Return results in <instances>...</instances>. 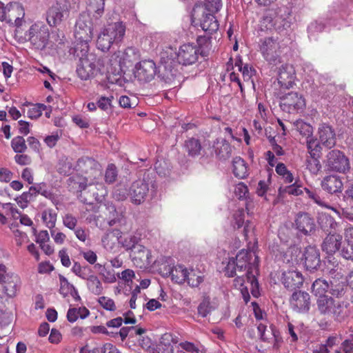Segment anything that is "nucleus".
I'll use <instances>...</instances> for the list:
<instances>
[{"label": "nucleus", "instance_id": "nucleus-50", "mask_svg": "<svg viewBox=\"0 0 353 353\" xmlns=\"http://www.w3.org/2000/svg\"><path fill=\"white\" fill-rule=\"evenodd\" d=\"M307 148L310 157L319 155L321 148L316 140L314 139L312 137L307 138Z\"/></svg>", "mask_w": 353, "mask_h": 353}, {"label": "nucleus", "instance_id": "nucleus-41", "mask_svg": "<svg viewBox=\"0 0 353 353\" xmlns=\"http://www.w3.org/2000/svg\"><path fill=\"white\" fill-rule=\"evenodd\" d=\"M185 148L188 154L192 157L197 156L201 150L200 141L194 138H191L185 141Z\"/></svg>", "mask_w": 353, "mask_h": 353}, {"label": "nucleus", "instance_id": "nucleus-35", "mask_svg": "<svg viewBox=\"0 0 353 353\" xmlns=\"http://www.w3.org/2000/svg\"><path fill=\"white\" fill-rule=\"evenodd\" d=\"M65 41V37L63 32L59 30L52 31L50 36V43L48 47L59 49L62 48Z\"/></svg>", "mask_w": 353, "mask_h": 353}, {"label": "nucleus", "instance_id": "nucleus-2", "mask_svg": "<svg viewBox=\"0 0 353 353\" xmlns=\"http://www.w3.org/2000/svg\"><path fill=\"white\" fill-rule=\"evenodd\" d=\"M234 261L237 266V272L243 273L246 269V280L251 285V293L254 297L259 294V283L253 270H257L259 265V256L256 252L251 250H241L236 256Z\"/></svg>", "mask_w": 353, "mask_h": 353}, {"label": "nucleus", "instance_id": "nucleus-42", "mask_svg": "<svg viewBox=\"0 0 353 353\" xmlns=\"http://www.w3.org/2000/svg\"><path fill=\"white\" fill-rule=\"evenodd\" d=\"M88 6L97 18L101 17L104 12L105 0H88Z\"/></svg>", "mask_w": 353, "mask_h": 353}, {"label": "nucleus", "instance_id": "nucleus-25", "mask_svg": "<svg viewBox=\"0 0 353 353\" xmlns=\"http://www.w3.org/2000/svg\"><path fill=\"white\" fill-rule=\"evenodd\" d=\"M168 276L172 282L179 285L184 284L188 276V268L182 264L174 265L170 268Z\"/></svg>", "mask_w": 353, "mask_h": 353}, {"label": "nucleus", "instance_id": "nucleus-6", "mask_svg": "<svg viewBox=\"0 0 353 353\" xmlns=\"http://www.w3.org/2000/svg\"><path fill=\"white\" fill-rule=\"evenodd\" d=\"M125 26L122 22L108 25L99 35L97 46L103 52L108 51L115 42H119L125 35Z\"/></svg>", "mask_w": 353, "mask_h": 353}, {"label": "nucleus", "instance_id": "nucleus-34", "mask_svg": "<svg viewBox=\"0 0 353 353\" xmlns=\"http://www.w3.org/2000/svg\"><path fill=\"white\" fill-rule=\"evenodd\" d=\"M330 289V283L322 278L316 279L312 285V292L318 298L323 296H327L325 293Z\"/></svg>", "mask_w": 353, "mask_h": 353}, {"label": "nucleus", "instance_id": "nucleus-40", "mask_svg": "<svg viewBox=\"0 0 353 353\" xmlns=\"http://www.w3.org/2000/svg\"><path fill=\"white\" fill-rule=\"evenodd\" d=\"M346 285H345V283L341 282H337L336 281L334 280L330 281V293L336 298H341L343 297L345 292H346Z\"/></svg>", "mask_w": 353, "mask_h": 353}, {"label": "nucleus", "instance_id": "nucleus-61", "mask_svg": "<svg viewBox=\"0 0 353 353\" xmlns=\"http://www.w3.org/2000/svg\"><path fill=\"white\" fill-rule=\"evenodd\" d=\"M15 162L20 165H27L32 163L31 157L26 154L20 153L14 157Z\"/></svg>", "mask_w": 353, "mask_h": 353}, {"label": "nucleus", "instance_id": "nucleus-62", "mask_svg": "<svg viewBox=\"0 0 353 353\" xmlns=\"http://www.w3.org/2000/svg\"><path fill=\"white\" fill-rule=\"evenodd\" d=\"M80 254L90 264H94L97 260V254L92 250L81 251Z\"/></svg>", "mask_w": 353, "mask_h": 353}, {"label": "nucleus", "instance_id": "nucleus-5", "mask_svg": "<svg viewBox=\"0 0 353 353\" xmlns=\"http://www.w3.org/2000/svg\"><path fill=\"white\" fill-rule=\"evenodd\" d=\"M50 32L48 27L42 21L32 23L25 34V40L30 42L32 48L43 50L50 43Z\"/></svg>", "mask_w": 353, "mask_h": 353}, {"label": "nucleus", "instance_id": "nucleus-11", "mask_svg": "<svg viewBox=\"0 0 353 353\" xmlns=\"http://www.w3.org/2000/svg\"><path fill=\"white\" fill-rule=\"evenodd\" d=\"M70 3L68 0H56L46 13V21L50 26L59 25L69 14Z\"/></svg>", "mask_w": 353, "mask_h": 353}, {"label": "nucleus", "instance_id": "nucleus-44", "mask_svg": "<svg viewBox=\"0 0 353 353\" xmlns=\"http://www.w3.org/2000/svg\"><path fill=\"white\" fill-rule=\"evenodd\" d=\"M11 147L16 153H23L27 150L26 141L21 136L15 137L12 139Z\"/></svg>", "mask_w": 353, "mask_h": 353}, {"label": "nucleus", "instance_id": "nucleus-31", "mask_svg": "<svg viewBox=\"0 0 353 353\" xmlns=\"http://www.w3.org/2000/svg\"><path fill=\"white\" fill-rule=\"evenodd\" d=\"M59 279L60 282V294H62L63 297L71 295L76 301L79 300L80 296L74 285L70 283L68 279L62 275H60Z\"/></svg>", "mask_w": 353, "mask_h": 353}, {"label": "nucleus", "instance_id": "nucleus-19", "mask_svg": "<svg viewBox=\"0 0 353 353\" xmlns=\"http://www.w3.org/2000/svg\"><path fill=\"white\" fill-rule=\"evenodd\" d=\"M25 12L23 6L18 3H10L8 4V10L6 15V21L8 23H14L17 28L22 25Z\"/></svg>", "mask_w": 353, "mask_h": 353}, {"label": "nucleus", "instance_id": "nucleus-46", "mask_svg": "<svg viewBox=\"0 0 353 353\" xmlns=\"http://www.w3.org/2000/svg\"><path fill=\"white\" fill-rule=\"evenodd\" d=\"M150 256V252L147 251L143 254H138L137 256H132V261L137 266L141 268L143 265H148L151 263Z\"/></svg>", "mask_w": 353, "mask_h": 353}, {"label": "nucleus", "instance_id": "nucleus-27", "mask_svg": "<svg viewBox=\"0 0 353 353\" xmlns=\"http://www.w3.org/2000/svg\"><path fill=\"white\" fill-rule=\"evenodd\" d=\"M202 30L209 34L216 32L219 27L216 18L209 12H203V17L200 22Z\"/></svg>", "mask_w": 353, "mask_h": 353}, {"label": "nucleus", "instance_id": "nucleus-47", "mask_svg": "<svg viewBox=\"0 0 353 353\" xmlns=\"http://www.w3.org/2000/svg\"><path fill=\"white\" fill-rule=\"evenodd\" d=\"M48 106L44 104L37 103L30 108L27 112L28 117L31 119H38L42 114V111L47 110Z\"/></svg>", "mask_w": 353, "mask_h": 353}, {"label": "nucleus", "instance_id": "nucleus-16", "mask_svg": "<svg viewBox=\"0 0 353 353\" xmlns=\"http://www.w3.org/2000/svg\"><path fill=\"white\" fill-rule=\"evenodd\" d=\"M296 79L294 67L288 63L283 64L278 70V83L281 88L290 89L294 85Z\"/></svg>", "mask_w": 353, "mask_h": 353}, {"label": "nucleus", "instance_id": "nucleus-49", "mask_svg": "<svg viewBox=\"0 0 353 353\" xmlns=\"http://www.w3.org/2000/svg\"><path fill=\"white\" fill-rule=\"evenodd\" d=\"M294 125L301 134L310 137L312 133V126L301 120H298L294 122Z\"/></svg>", "mask_w": 353, "mask_h": 353}, {"label": "nucleus", "instance_id": "nucleus-12", "mask_svg": "<svg viewBox=\"0 0 353 353\" xmlns=\"http://www.w3.org/2000/svg\"><path fill=\"white\" fill-rule=\"evenodd\" d=\"M326 165L332 171L345 172L350 169L348 159L338 150H333L327 154Z\"/></svg>", "mask_w": 353, "mask_h": 353}, {"label": "nucleus", "instance_id": "nucleus-21", "mask_svg": "<svg viewBox=\"0 0 353 353\" xmlns=\"http://www.w3.org/2000/svg\"><path fill=\"white\" fill-rule=\"evenodd\" d=\"M319 141L321 144L327 148H332L336 144V134L334 130L326 123H322L319 128Z\"/></svg>", "mask_w": 353, "mask_h": 353}, {"label": "nucleus", "instance_id": "nucleus-37", "mask_svg": "<svg viewBox=\"0 0 353 353\" xmlns=\"http://www.w3.org/2000/svg\"><path fill=\"white\" fill-rule=\"evenodd\" d=\"M185 283L192 288H196L203 281L201 273L192 268H188V276Z\"/></svg>", "mask_w": 353, "mask_h": 353}, {"label": "nucleus", "instance_id": "nucleus-36", "mask_svg": "<svg viewBox=\"0 0 353 353\" xmlns=\"http://www.w3.org/2000/svg\"><path fill=\"white\" fill-rule=\"evenodd\" d=\"M3 209L7 215H10L15 221H30L27 215L21 214L17 207L10 203L3 205Z\"/></svg>", "mask_w": 353, "mask_h": 353}, {"label": "nucleus", "instance_id": "nucleus-32", "mask_svg": "<svg viewBox=\"0 0 353 353\" xmlns=\"http://www.w3.org/2000/svg\"><path fill=\"white\" fill-rule=\"evenodd\" d=\"M39 194V190L34 186H31L28 192H23L21 196L16 199L17 204L22 208H26L28 203L36 199Z\"/></svg>", "mask_w": 353, "mask_h": 353}, {"label": "nucleus", "instance_id": "nucleus-59", "mask_svg": "<svg viewBox=\"0 0 353 353\" xmlns=\"http://www.w3.org/2000/svg\"><path fill=\"white\" fill-rule=\"evenodd\" d=\"M57 216V209H46L43 211L41 214L42 221H56Z\"/></svg>", "mask_w": 353, "mask_h": 353}, {"label": "nucleus", "instance_id": "nucleus-1", "mask_svg": "<svg viewBox=\"0 0 353 353\" xmlns=\"http://www.w3.org/2000/svg\"><path fill=\"white\" fill-rule=\"evenodd\" d=\"M100 181H84L79 175H76L68 179V185L71 190L79 192L78 197L82 203L93 209L94 202H102L108 194L106 187Z\"/></svg>", "mask_w": 353, "mask_h": 353}, {"label": "nucleus", "instance_id": "nucleus-55", "mask_svg": "<svg viewBox=\"0 0 353 353\" xmlns=\"http://www.w3.org/2000/svg\"><path fill=\"white\" fill-rule=\"evenodd\" d=\"M139 345L148 353H152L153 345L152 340L148 336H141L138 340Z\"/></svg>", "mask_w": 353, "mask_h": 353}, {"label": "nucleus", "instance_id": "nucleus-57", "mask_svg": "<svg viewBox=\"0 0 353 353\" xmlns=\"http://www.w3.org/2000/svg\"><path fill=\"white\" fill-rule=\"evenodd\" d=\"M179 347L189 353H205L202 350L198 348L194 343L184 341L179 343Z\"/></svg>", "mask_w": 353, "mask_h": 353}, {"label": "nucleus", "instance_id": "nucleus-30", "mask_svg": "<svg viewBox=\"0 0 353 353\" xmlns=\"http://www.w3.org/2000/svg\"><path fill=\"white\" fill-rule=\"evenodd\" d=\"M261 339L264 341H270L274 340V341H278L279 332L274 326L271 325L269 328L267 325L261 323L257 326Z\"/></svg>", "mask_w": 353, "mask_h": 353}, {"label": "nucleus", "instance_id": "nucleus-54", "mask_svg": "<svg viewBox=\"0 0 353 353\" xmlns=\"http://www.w3.org/2000/svg\"><path fill=\"white\" fill-rule=\"evenodd\" d=\"M234 194L239 199H246L249 194L247 185L243 182L239 183L234 188Z\"/></svg>", "mask_w": 353, "mask_h": 353}, {"label": "nucleus", "instance_id": "nucleus-53", "mask_svg": "<svg viewBox=\"0 0 353 353\" xmlns=\"http://www.w3.org/2000/svg\"><path fill=\"white\" fill-rule=\"evenodd\" d=\"M325 26L322 21H315L312 22L307 27V31L310 36H314L315 34L323 31Z\"/></svg>", "mask_w": 353, "mask_h": 353}, {"label": "nucleus", "instance_id": "nucleus-39", "mask_svg": "<svg viewBox=\"0 0 353 353\" xmlns=\"http://www.w3.org/2000/svg\"><path fill=\"white\" fill-rule=\"evenodd\" d=\"M141 240V234L137 233L134 235L129 234L125 237H121L119 240L122 246L126 250H132Z\"/></svg>", "mask_w": 353, "mask_h": 353}, {"label": "nucleus", "instance_id": "nucleus-13", "mask_svg": "<svg viewBox=\"0 0 353 353\" xmlns=\"http://www.w3.org/2000/svg\"><path fill=\"white\" fill-rule=\"evenodd\" d=\"M156 73L157 66L152 60H142L135 66L134 76L140 81H151L154 78Z\"/></svg>", "mask_w": 353, "mask_h": 353}, {"label": "nucleus", "instance_id": "nucleus-18", "mask_svg": "<svg viewBox=\"0 0 353 353\" xmlns=\"http://www.w3.org/2000/svg\"><path fill=\"white\" fill-rule=\"evenodd\" d=\"M292 307L298 312H307L310 307V296L303 291L294 292L290 299Z\"/></svg>", "mask_w": 353, "mask_h": 353}, {"label": "nucleus", "instance_id": "nucleus-7", "mask_svg": "<svg viewBox=\"0 0 353 353\" xmlns=\"http://www.w3.org/2000/svg\"><path fill=\"white\" fill-rule=\"evenodd\" d=\"M259 51L269 65L275 66L281 63V45L276 38L267 37L261 39L259 41Z\"/></svg>", "mask_w": 353, "mask_h": 353}, {"label": "nucleus", "instance_id": "nucleus-48", "mask_svg": "<svg viewBox=\"0 0 353 353\" xmlns=\"http://www.w3.org/2000/svg\"><path fill=\"white\" fill-rule=\"evenodd\" d=\"M72 163L71 161L67 158H62L59 162L58 171L60 174L69 175L72 172Z\"/></svg>", "mask_w": 353, "mask_h": 353}, {"label": "nucleus", "instance_id": "nucleus-24", "mask_svg": "<svg viewBox=\"0 0 353 353\" xmlns=\"http://www.w3.org/2000/svg\"><path fill=\"white\" fill-rule=\"evenodd\" d=\"M170 333H165L160 338L159 343L152 349V353H173V345L176 343Z\"/></svg>", "mask_w": 353, "mask_h": 353}, {"label": "nucleus", "instance_id": "nucleus-33", "mask_svg": "<svg viewBox=\"0 0 353 353\" xmlns=\"http://www.w3.org/2000/svg\"><path fill=\"white\" fill-rule=\"evenodd\" d=\"M297 235H310L315 231L316 225L314 222H289Z\"/></svg>", "mask_w": 353, "mask_h": 353}, {"label": "nucleus", "instance_id": "nucleus-3", "mask_svg": "<svg viewBox=\"0 0 353 353\" xmlns=\"http://www.w3.org/2000/svg\"><path fill=\"white\" fill-rule=\"evenodd\" d=\"M92 38V28L90 21L85 15H81L75 26V44L73 54L79 59L86 58L90 54L89 42Z\"/></svg>", "mask_w": 353, "mask_h": 353}, {"label": "nucleus", "instance_id": "nucleus-38", "mask_svg": "<svg viewBox=\"0 0 353 353\" xmlns=\"http://www.w3.org/2000/svg\"><path fill=\"white\" fill-rule=\"evenodd\" d=\"M87 286L88 290L95 295H99L103 292V286L99 278L92 274L87 277Z\"/></svg>", "mask_w": 353, "mask_h": 353}, {"label": "nucleus", "instance_id": "nucleus-29", "mask_svg": "<svg viewBox=\"0 0 353 353\" xmlns=\"http://www.w3.org/2000/svg\"><path fill=\"white\" fill-rule=\"evenodd\" d=\"M232 172L239 179H245L248 174V166L245 161L240 157H234L232 161Z\"/></svg>", "mask_w": 353, "mask_h": 353}, {"label": "nucleus", "instance_id": "nucleus-17", "mask_svg": "<svg viewBox=\"0 0 353 353\" xmlns=\"http://www.w3.org/2000/svg\"><path fill=\"white\" fill-rule=\"evenodd\" d=\"M149 192V185L144 180L139 179L132 183L130 189L132 202L134 204L143 203Z\"/></svg>", "mask_w": 353, "mask_h": 353}, {"label": "nucleus", "instance_id": "nucleus-15", "mask_svg": "<svg viewBox=\"0 0 353 353\" xmlns=\"http://www.w3.org/2000/svg\"><path fill=\"white\" fill-rule=\"evenodd\" d=\"M305 100L302 95H299L297 92H290L281 99V108L288 113L303 110L305 107Z\"/></svg>", "mask_w": 353, "mask_h": 353}, {"label": "nucleus", "instance_id": "nucleus-28", "mask_svg": "<svg viewBox=\"0 0 353 353\" xmlns=\"http://www.w3.org/2000/svg\"><path fill=\"white\" fill-rule=\"evenodd\" d=\"M3 290L5 293L10 297L14 296L21 285V280L18 275L11 274L7 280L3 283Z\"/></svg>", "mask_w": 353, "mask_h": 353}, {"label": "nucleus", "instance_id": "nucleus-14", "mask_svg": "<svg viewBox=\"0 0 353 353\" xmlns=\"http://www.w3.org/2000/svg\"><path fill=\"white\" fill-rule=\"evenodd\" d=\"M201 54L200 48L192 43L182 45L178 51L177 59L180 63L187 65L196 62Z\"/></svg>", "mask_w": 353, "mask_h": 353}, {"label": "nucleus", "instance_id": "nucleus-20", "mask_svg": "<svg viewBox=\"0 0 353 353\" xmlns=\"http://www.w3.org/2000/svg\"><path fill=\"white\" fill-rule=\"evenodd\" d=\"M303 277L301 272L296 270H288L282 274V283L289 290L299 288L303 283Z\"/></svg>", "mask_w": 353, "mask_h": 353}, {"label": "nucleus", "instance_id": "nucleus-58", "mask_svg": "<svg viewBox=\"0 0 353 353\" xmlns=\"http://www.w3.org/2000/svg\"><path fill=\"white\" fill-rule=\"evenodd\" d=\"M237 272V266L234 261V259L232 258L230 259L226 267L225 268V274L228 277H232L236 275H238Z\"/></svg>", "mask_w": 353, "mask_h": 353}, {"label": "nucleus", "instance_id": "nucleus-43", "mask_svg": "<svg viewBox=\"0 0 353 353\" xmlns=\"http://www.w3.org/2000/svg\"><path fill=\"white\" fill-rule=\"evenodd\" d=\"M319 158V155H315L306 159V168L313 174H317L321 169Z\"/></svg>", "mask_w": 353, "mask_h": 353}, {"label": "nucleus", "instance_id": "nucleus-9", "mask_svg": "<svg viewBox=\"0 0 353 353\" xmlns=\"http://www.w3.org/2000/svg\"><path fill=\"white\" fill-rule=\"evenodd\" d=\"M321 223V227L325 233H327L321 245L322 250L329 255H332L339 250L343 237L333 231L337 225L336 222Z\"/></svg>", "mask_w": 353, "mask_h": 353}, {"label": "nucleus", "instance_id": "nucleus-45", "mask_svg": "<svg viewBox=\"0 0 353 353\" xmlns=\"http://www.w3.org/2000/svg\"><path fill=\"white\" fill-rule=\"evenodd\" d=\"M118 176V171L116 165L113 163L108 164L104 175L105 181L107 183H114Z\"/></svg>", "mask_w": 353, "mask_h": 353}, {"label": "nucleus", "instance_id": "nucleus-22", "mask_svg": "<svg viewBox=\"0 0 353 353\" xmlns=\"http://www.w3.org/2000/svg\"><path fill=\"white\" fill-rule=\"evenodd\" d=\"M321 187L330 194L341 192L343 187L342 178L334 174L326 176L321 181Z\"/></svg>", "mask_w": 353, "mask_h": 353}, {"label": "nucleus", "instance_id": "nucleus-63", "mask_svg": "<svg viewBox=\"0 0 353 353\" xmlns=\"http://www.w3.org/2000/svg\"><path fill=\"white\" fill-rule=\"evenodd\" d=\"M335 353H353V343L346 339L341 344L340 350H336Z\"/></svg>", "mask_w": 353, "mask_h": 353}, {"label": "nucleus", "instance_id": "nucleus-51", "mask_svg": "<svg viewBox=\"0 0 353 353\" xmlns=\"http://www.w3.org/2000/svg\"><path fill=\"white\" fill-rule=\"evenodd\" d=\"M98 303L108 311H114L117 309L114 300L109 297L101 296L98 299Z\"/></svg>", "mask_w": 353, "mask_h": 353}, {"label": "nucleus", "instance_id": "nucleus-23", "mask_svg": "<svg viewBox=\"0 0 353 353\" xmlns=\"http://www.w3.org/2000/svg\"><path fill=\"white\" fill-rule=\"evenodd\" d=\"M117 57L119 58L120 67H128L140 58V52L136 48L128 47L123 52H119Z\"/></svg>", "mask_w": 353, "mask_h": 353}, {"label": "nucleus", "instance_id": "nucleus-10", "mask_svg": "<svg viewBox=\"0 0 353 353\" xmlns=\"http://www.w3.org/2000/svg\"><path fill=\"white\" fill-rule=\"evenodd\" d=\"M101 59L96 54H90L86 58L79 59L77 73L81 80L94 77L100 70Z\"/></svg>", "mask_w": 353, "mask_h": 353}, {"label": "nucleus", "instance_id": "nucleus-26", "mask_svg": "<svg viewBox=\"0 0 353 353\" xmlns=\"http://www.w3.org/2000/svg\"><path fill=\"white\" fill-rule=\"evenodd\" d=\"M305 266L309 270L317 269L320 265V255L319 251L314 247H308L304 252Z\"/></svg>", "mask_w": 353, "mask_h": 353}, {"label": "nucleus", "instance_id": "nucleus-56", "mask_svg": "<svg viewBox=\"0 0 353 353\" xmlns=\"http://www.w3.org/2000/svg\"><path fill=\"white\" fill-rule=\"evenodd\" d=\"M294 230V228L292 227V228H290L288 225L287 223H284L282 224L278 230V235L279 237L282 240L287 241L288 237L293 234L292 230Z\"/></svg>", "mask_w": 353, "mask_h": 353}, {"label": "nucleus", "instance_id": "nucleus-60", "mask_svg": "<svg viewBox=\"0 0 353 353\" xmlns=\"http://www.w3.org/2000/svg\"><path fill=\"white\" fill-rule=\"evenodd\" d=\"M341 255L345 259L353 261V243L347 242L341 250Z\"/></svg>", "mask_w": 353, "mask_h": 353}, {"label": "nucleus", "instance_id": "nucleus-8", "mask_svg": "<svg viewBox=\"0 0 353 353\" xmlns=\"http://www.w3.org/2000/svg\"><path fill=\"white\" fill-rule=\"evenodd\" d=\"M77 172L85 176H81V179L86 181L101 180L102 176V170L101 165L92 158L84 157L79 159L75 167Z\"/></svg>", "mask_w": 353, "mask_h": 353}, {"label": "nucleus", "instance_id": "nucleus-4", "mask_svg": "<svg viewBox=\"0 0 353 353\" xmlns=\"http://www.w3.org/2000/svg\"><path fill=\"white\" fill-rule=\"evenodd\" d=\"M349 303L335 301L330 296H320L316 299L317 311L323 316H331L334 321L342 322L349 316Z\"/></svg>", "mask_w": 353, "mask_h": 353}, {"label": "nucleus", "instance_id": "nucleus-52", "mask_svg": "<svg viewBox=\"0 0 353 353\" xmlns=\"http://www.w3.org/2000/svg\"><path fill=\"white\" fill-rule=\"evenodd\" d=\"M118 278L124 281V283L131 288L133 279L135 277V274L133 270L130 269L125 270L121 272V274H118Z\"/></svg>", "mask_w": 353, "mask_h": 353}, {"label": "nucleus", "instance_id": "nucleus-64", "mask_svg": "<svg viewBox=\"0 0 353 353\" xmlns=\"http://www.w3.org/2000/svg\"><path fill=\"white\" fill-rule=\"evenodd\" d=\"M99 350L101 353H121L117 347L110 343H105Z\"/></svg>", "mask_w": 353, "mask_h": 353}]
</instances>
